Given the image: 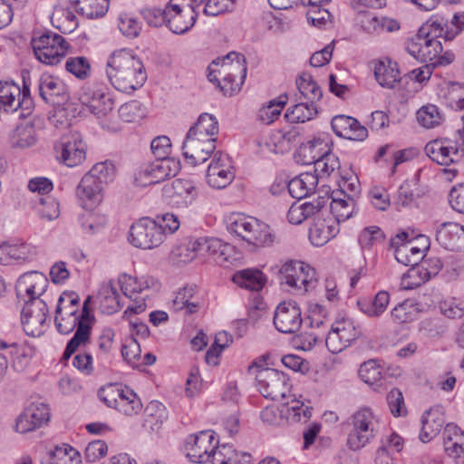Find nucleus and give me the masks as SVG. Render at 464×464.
Listing matches in <instances>:
<instances>
[{
	"label": "nucleus",
	"instance_id": "obj_1",
	"mask_svg": "<svg viewBox=\"0 0 464 464\" xmlns=\"http://www.w3.org/2000/svg\"><path fill=\"white\" fill-rule=\"evenodd\" d=\"M47 285V277L38 271L24 273L16 282V295L24 303L21 322L29 336H40L45 331L49 309L39 297L45 292Z\"/></svg>",
	"mask_w": 464,
	"mask_h": 464
},
{
	"label": "nucleus",
	"instance_id": "obj_2",
	"mask_svg": "<svg viewBox=\"0 0 464 464\" xmlns=\"http://www.w3.org/2000/svg\"><path fill=\"white\" fill-rule=\"evenodd\" d=\"M106 75L110 83L118 91L130 92L143 86L147 72L142 61L132 51L121 49L109 57Z\"/></svg>",
	"mask_w": 464,
	"mask_h": 464
},
{
	"label": "nucleus",
	"instance_id": "obj_3",
	"mask_svg": "<svg viewBox=\"0 0 464 464\" xmlns=\"http://www.w3.org/2000/svg\"><path fill=\"white\" fill-rule=\"evenodd\" d=\"M246 72L245 56L231 52L210 63L208 78L209 82H216L225 95L232 96L241 90Z\"/></svg>",
	"mask_w": 464,
	"mask_h": 464
},
{
	"label": "nucleus",
	"instance_id": "obj_4",
	"mask_svg": "<svg viewBox=\"0 0 464 464\" xmlns=\"http://www.w3.org/2000/svg\"><path fill=\"white\" fill-rule=\"evenodd\" d=\"M442 24L445 25L439 14H433L423 24L418 33L408 40L407 53L421 63H431L442 53V44L439 38L444 39Z\"/></svg>",
	"mask_w": 464,
	"mask_h": 464
},
{
	"label": "nucleus",
	"instance_id": "obj_5",
	"mask_svg": "<svg viewBox=\"0 0 464 464\" xmlns=\"http://www.w3.org/2000/svg\"><path fill=\"white\" fill-rule=\"evenodd\" d=\"M347 446L360 450L368 445L379 432V420L372 410L363 407L356 411L348 420Z\"/></svg>",
	"mask_w": 464,
	"mask_h": 464
},
{
	"label": "nucleus",
	"instance_id": "obj_6",
	"mask_svg": "<svg viewBox=\"0 0 464 464\" xmlns=\"http://www.w3.org/2000/svg\"><path fill=\"white\" fill-rule=\"evenodd\" d=\"M31 44L37 60L47 65L58 64L65 57L69 48L65 39L53 32L33 37Z\"/></svg>",
	"mask_w": 464,
	"mask_h": 464
},
{
	"label": "nucleus",
	"instance_id": "obj_7",
	"mask_svg": "<svg viewBox=\"0 0 464 464\" xmlns=\"http://www.w3.org/2000/svg\"><path fill=\"white\" fill-rule=\"evenodd\" d=\"M0 103L7 112L21 109L22 116L32 111L34 102L31 98L30 86L23 75V89L13 82H0Z\"/></svg>",
	"mask_w": 464,
	"mask_h": 464
},
{
	"label": "nucleus",
	"instance_id": "obj_8",
	"mask_svg": "<svg viewBox=\"0 0 464 464\" xmlns=\"http://www.w3.org/2000/svg\"><path fill=\"white\" fill-rule=\"evenodd\" d=\"M256 385L260 393L271 401L285 399L291 388L286 374L272 368H262L256 372Z\"/></svg>",
	"mask_w": 464,
	"mask_h": 464
},
{
	"label": "nucleus",
	"instance_id": "obj_9",
	"mask_svg": "<svg viewBox=\"0 0 464 464\" xmlns=\"http://www.w3.org/2000/svg\"><path fill=\"white\" fill-rule=\"evenodd\" d=\"M323 142L319 139H314L303 144L298 154L308 158L304 161V164L314 165V175L317 176V181L319 179L327 178L335 170L340 169V161L337 156L331 152L319 153L317 147L322 146Z\"/></svg>",
	"mask_w": 464,
	"mask_h": 464
},
{
	"label": "nucleus",
	"instance_id": "obj_10",
	"mask_svg": "<svg viewBox=\"0 0 464 464\" xmlns=\"http://www.w3.org/2000/svg\"><path fill=\"white\" fill-rule=\"evenodd\" d=\"M188 250L195 253L191 259L198 255L204 256L207 254L220 266H227L237 260L235 247L216 237H200L190 241L188 245Z\"/></svg>",
	"mask_w": 464,
	"mask_h": 464
},
{
	"label": "nucleus",
	"instance_id": "obj_11",
	"mask_svg": "<svg viewBox=\"0 0 464 464\" xmlns=\"http://www.w3.org/2000/svg\"><path fill=\"white\" fill-rule=\"evenodd\" d=\"M314 269L301 261H288L280 268L281 282L301 293L316 286Z\"/></svg>",
	"mask_w": 464,
	"mask_h": 464
},
{
	"label": "nucleus",
	"instance_id": "obj_12",
	"mask_svg": "<svg viewBox=\"0 0 464 464\" xmlns=\"http://www.w3.org/2000/svg\"><path fill=\"white\" fill-rule=\"evenodd\" d=\"M326 321L330 325L325 334V345L332 353H341L360 335V331L352 319L341 318L331 323L326 318Z\"/></svg>",
	"mask_w": 464,
	"mask_h": 464
},
{
	"label": "nucleus",
	"instance_id": "obj_13",
	"mask_svg": "<svg viewBox=\"0 0 464 464\" xmlns=\"http://www.w3.org/2000/svg\"><path fill=\"white\" fill-rule=\"evenodd\" d=\"M180 169L179 162L174 159H156L143 164L135 174V181L140 186L160 183L175 177Z\"/></svg>",
	"mask_w": 464,
	"mask_h": 464
},
{
	"label": "nucleus",
	"instance_id": "obj_14",
	"mask_svg": "<svg viewBox=\"0 0 464 464\" xmlns=\"http://www.w3.org/2000/svg\"><path fill=\"white\" fill-rule=\"evenodd\" d=\"M53 150L56 160L70 168L82 164L86 158V145L78 132L61 137Z\"/></svg>",
	"mask_w": 464,
	"mask_h": 464
},
{
	"label": "nucleus",
	"instance_id": "obj_15",
	"mask_svg": "<svg viewBox=\"0 0 464 464\" xmlns=\"http://www.w3.org/2000/svg\"><path fill=\"white\" fill-rule=\"evenodd\" d=\"M129 241L135 247L151 249L162 244L164 235L160 223L149 218H143L130 227Z\"/></svg>",
	"mask_w": 464,
	"mask_h": 464
},
{
	"label": "nucleus",
	"instance_id": "obj_16",
	"mask_svg": "<svg viewBox=\"0 0 464 464\" xmlns=\"http://www.w3.org/2000/svg\"><path fill=\"white\" fill-rule=\"evenodd\" d=\"M218 444V440L213 430L190 434L185 443L186 455L193 463H206Z\"/></svg>",
	"mask_w": 464,
	"mask_h": 464
},
{
	"label": "nucleus",
	"instance_id": "obj_17",
	"mask_svg": "<svg viewBox=\"0 0 464 464\" xmlns=\"http://www.w3.org/2000/svg\"><path fill=\"white\" fill-rule=\"evenodd\" d=\"M303 319L301 309L295 301L280 303L274 314V324L283 334H293L299 330Z\"/></svg>",
	"mask_w": 464,
	"mask_h": 464
},
{
	"label": "nucleus",
	"instance_id": "obj_18",
	"mask_svg": "<svg viewBox=\"0 0 464 464\" xmlns=\"http://www.w3.org/2000/svg\"><path fill=\"white\" fill-rule=\"evenodd\" d=\"M79 100L82 105L97 117H102L111 112L114 101L109 93L98 89L95 85H85L80 93Z\"/></svg>",
	"mask_w": 464,
	"mask_h": 464
},
{
	"label": "nucleus",
	"instance_id": "obj_19",
	"mask_svg": "<svg viewBox=\"0 0 464 464\" xmlns=\"http://www.w3.org/2000/svg\"><path fill=\"white\" fill-rule=\"evenodd\" d=\"M232 166L227 155L220 151L214 153V157L207 170V181L214 188H224L234 179Z\"/></svg>",
	"mask_w": 464,
	"mask_h": 464
},
{
	"label": "nucleus",
	"instance_id": "obj_20",
	"mask_svg": "<svg viewBox=\"0 0 464 464\" xmlns=\"http://www.w3.org/2000/svg\"><path fill=\"white\" fill-rule=\"evenodd\" d=\"M310 330L301 333L295 337V343L303 351L312 350L316 343L325 342V334L329 327L325 316H321L313 311L309 316Z\"/></svg>",
	"mask_w": 464,
	"mask_h": 464
},
{
	"label": "nucleus",
	"instance_id": "obj_21",
	"mask_svg": "<svg viewBox=\"0 0 464 464\" xmlns=\"http://www.w3.org/2000/svg\"><path fill=\"white\" fill-rule=\"evenodd\" d=\"M50 418L49 408L46 404L32 403L17 419L15 429L17 432L26 433L46 423Z\"/></svg>",
	"mask_w": 464,
	"mask_h": 464
},
{
	"label": "nucleus",
	"instance_id": "obj_22",
	"mask_svg": "<svg viewBox=\"0 0 464 464\" xmlns=\"http://www.w3.org/2000/svg\"><path fill=\"white\" fill-rule=\"evenodd\" d=\"M426 155L434 162L449 166L459 162L462 153L456 145L450 141L435 140L426 144L424 148Z\"/></svg>",
	"mask_w": 464,
	"mask_h": 464
},
{
	"label": "nucleus",
	"instance_id": "obj_23",
	"mask_svg": "<svg viewBox=\"0 0 464 464\" xmlns=\"http://www.w3.org/2000/svg\"><path fill=\"white\" fill-rule=\"evenodd\" d=\"M38 92L40 97L50 104H59L68 97L67 87L59 78L43 73L38 80Z\"/></svg>",
	"mask_w": 464,
	"mask_h": 464
},
{
	"label": "nucleus",
	"instance_id": "obj_24",
	"mask_svg": "<svg viewBox=\"0 0 464 464\" xmlns=\"http://www.w3.org/2000/svg\"><path fill=\"white\" fill-rule=\"evenodd\" d=\"M334 132L342 138L362 141L368 137V130L353 117L336 115L331 121Z\"/></svg>",
	"mask_w": 464,
	"mask_h": 464
},
{
	"label": "nucleus",
	"instance_id": "obj_25",
	"mask_svg": "<svg viewBox=\"0 0 464 464\" xmlns=\"http://www.w3.org/2000/svg\"><path fill=\"white\" fill-rule=\"evenodd\" d=\"M182 150L187 162L196 166L208 160L216 150V144L187 135L183 142Z\"/></svg>",
	"mask_w": 464,
	"mask_h": 464
},
{
	"label": "nucleus",
	"instance_id": "obj_26",
	"mask_svg": "<svg viewBox=\"0 0 464 464\" xmlns=\"http://www.w3.org/2000/svg\"><path fill=\"white\" fill-rule=\"evenodd\" d=\"M38 255L37 248L27 243L0 245V264L10 265L13 261L18 263L31 262Z\"/></svg>",
	"mask_w": 464,
	"mask_h": 464
},
{
	"label": "nucleus",
	"instance_id": "obj_27",
	"mask_svg": "<svg viewBox=\"0 0 464 464\" xmlns=\"http://www.w3.org/2000/svg\"><path fill=\"white\" fill-rule=\"evenodd\" d=\"M443 448L455 464H464V432L454 423H448L445 426Z\"/></svg>",
	"mask_w": 464,
	"mask_h": 464
},
{
	"label": "nucleus",
	"instance_id": "obj_28",
	"mask_svg": "<svg viewBox=\"0 0 464 464\" xmlns=\"http://www.w3.org/2000/svg\"><path fill=\"white\" fill-rule=\"evenodd\" d=\"M436 239L445 249L464 251V227L454 222L444 223L437 229Z\"/></svg>",
	"mask_w": 464,
	"mask_h": 464
},
{
	"label": "nucleus",
	"instance_id": "obj_29",
	"mask_svg": "<svg viewBox=\"0 0 464 464\" xmlns=\"http://www.w3.org/2000/svg\"><path fill=\"white\" fill-rule=\"evenodd\" d=\"M103 185L87 173L82 178L77 187V197L85 209H92L102 200Z\"/></svg>",
	"mask_w": 464,
	"mask_h": 464
},
{
	"label": "nucleus",
	"instance_id": "obj_30",
	"mask_svg": "<svg viewBox=\"0 0 464 464\" xmlns=\"http://www.w3.org/2000/svg\"><path fill=\"white\" fill-rule=\"evenodd\" d=\"M329 198L318 197L304 203L295 202L287 212V220L293 225H299L304 220L317 215L327 204Z\"/></svg>",
	"mask_w": 464,
	"mask_h": 464
},
{
	"label": "nucleus",
	"instance_id": "obj_31",
	"mask_svg": "<svg viewBox=\"0 0 464 464\" xmlns=\"http://www.w3.org/2000/svg\"><path fill=\"white\" fill-rule=\"evenodd\" d=\"M340 232V227L334 218H315L309 229V239L315 246H323Z\"/></svg>",
	"mask_w": 464,
	"mask_h": 464
},
{
	"label": "nucleus",
	"instance_id": "obj_32",
	"mask_svg": "<svg viewBox=\"0 0 464 464\" xmlns=\"http://www.w3.org/2000/svg\"><path fill=\"white\" fill-rule=\"evenodd\" d=\"M168 192L171 203L178 208L188 207L198 196V190L193 182L183 179L173 180Z\"/></svg>",
	"mask_w": 464,
	"mask_h": 464
},
{
	"label": "nucleus",
	"instance_id": "obj_33",
	"mask_svg": "<svg viewBox=\"0 0 464 464\" xmlns=\"http://www.w3.org/2000/svg\"><path fill=\"white\" fill-rule=\"evenodd\" d=\"M445 422L443 409L436 406L426 411L421 418V430L420 440L422 442H429L435 438L441 430Z\"/></svg>",
	"mask_w": 464,
	"mask_h": 464
},
{
	"label": "nucleus",
	"instance_id": "obj_34",
	"mask_svg": "<svg viewBox=\"0 0 464 464\" xmlns=\"http://www.w3.org/2000/svg\"><path fill=\"white\" fill-rule=\"evenodd\" d=\"M218 133V122L216 117L209 113H202L198 121L190 127L187 135L216 144V135Z\"/></svg>",
	"mask_w": 464,
	"mask_h": 464
},
{
	"label": "nucleus",
	"instance_id": "obj_35",
	"mask_svg": "<svg viewBox=\"0 0 464 464\" xmlns=\"http://www.w3.org/2000/svg\"><path fill=\"white\" fill-rule=\"evenodd\" d=\"M208 462L212 464H251V455L237 451L230 444H218Z\"/></svg>",
	"mask_w": 464,
	"mask_h": 464
},
{
	"label": "nucleus",
	"instance_id": "obj_36",
	"mask_svg": "<svg viewBox=\"0 0 464 464\" xmlns=\"http://www.w3.org/2000/svg\"><path fill=\"white\" fill-rule=\"evenodd\" d=\"M169 418L166 406L159 401H150L143 412V427L152 432H158Z\"/></svg>",
	"mask_w": 464,
	"mask_h": 464
},
{
	"label": "nucleus",
	"instance_id": "obj_37",
	"mask_svg": "<svg viewBox=\"0 0 464 464\" xmlns=\"http://www.w3.org/2000/svg\"><path fill=\"white\" fill-rule=\"evenodd\" d=\"M362 29L368 34H380L382 32H393L400 29L397 21L388 17H379L373 13H363L360 16Z\"/></svg>",
	"mask_w": 464,
	"mask_h": 464
},
{
	"label": "nucleus",
	"instance_id": "obj_38",
	"mask_svg": "<svg viewBox=\"0 0 464 464\" xmlns=\"http://www.w3.org/2000/svg\"><path fill=\"white\" fill-rule=\"evenodd\" d=\"M69 5L78 14L88 19L103 17L109 9V0H70Z\"/></svg>",
	"mask_w": 464,
	"mask_h": 464
},
{
	"label": "nucleus",
	"instance_id": "obj_39",
	"mask_svg": "<svg viewBox=\"0 0 464 464\" xmlns=\"http://www.w3.org/2000/svg\"><path fill=\"white\" fill-rule=\"evenodd\" d=\"M374 76L381 86L388 89L394 88L401 80L398 65L391 60L375 62Z\"/></svg>",
	"mask_w": 464,
	"mask_h": 464
},
{
	"label": "nucleus",
	"instance_id": "obj_40",
	"mask_svg": "<svg viewBox=\"0 0 464 464\" xmlns=\"http://www.w3.org/2000/svg\"><path fill=\"white\" fill-rule=\"evenodd\" d=\"M317 184V176L305 172L291 179L287 189L293 198L300 199L314 191Z\"/></svg>",
	"mask_w": 464,
	"mask_h": 464
},
{
	"label": "nucleus",
	"instance_id": "obj_41",
	"mask_svg": "<svg viewBox=\"0 0 464 464\" xmlns=\"http://www.w3.org/2000/svg\"><path fill=\"white\" fill-rule=\"evenodd\" d=\"M232 280L242 288L257 292L265 286L266 277L259 269H244L237 271Z\"/></svg>",
	"mask_w": 464,
	"mask_h": 464
},
{
	"label": "nucleus",
	"instance_id": "obj_42",
	"mask_svg": "<svg viewBox=\"0 0 464 464\" xmlns=\"http://www.w3.org/2000/svg\"><path fill=\"white\" fill-rule=\"evenodd\" d=\"M119 284L124 295L130 299L137 300V295L141 294L144 290L153 284V279L141 276H132L123 274L119 276Z\"/></svg>",
	"mask_w": 464,
	"mask_h": 464
},
{
	"label": "nucleus",
	"instance_id": "obj_43",
	"mask_svg": "<svg viewBox=\"0 0 464 464\" xmlns=\"http://www.w3.org/2000/svg\"><path fill=\"white\" fill-rule=\"evenodd\" d=\"M37 141L34 124L26 122L17 125L10 135V143L13 148L26 149L34 146Z\"/></svg>",
	"mask_w": 464,
	"mask_h": 464
},
{
	"label": "nucleus",
	"instance_id": "obj_44",
	"mask_svg": "<svg viewBox=\"0 0 464 464\" xmlns=\"http://www.w3.org/2000/svg\"><path fill=\"white\" fill-rule=\"evenodd\" d=\"M296 87L301 96L306 102L317 103L323 97V91L310 73L303 72L295 81Z\"/></svg>",
	"mask_w": 464,
	"mask_h": 464
},
{
	"label": "nucleus",
	"instance_id": "obj_45",
	"mask_svg": "<svg viewBox=\"0 0 464 464\" xmlns=\"http://www.w3.org/2000/svg\"><path fill=\"white\" fill-rule=\"evenodd\" d=\"M246 236L244 241L256 246H268L274 241V235L271 232L270 227L257 218L253 223L249 233Z\"/></svg>",
	"mask_w": 464,
	"mask_h": 464
},
{
	"label": "nucleus",
	"instance_id": "obj_46",
	"mask_svg": "<svg viewBox=\"0 0 464 464\" xmlns=\"http://www.w3.org/2000/svg\"><path fill=\"white\" fill-rule=\"evenodd\" d=\"M334 194V192H333ZM355 201L351 196H347L346 198H337L332 195L331 202V214L328 218H334L338 226L340 223L347 220L353 216L354 211Z\"/></svg>",
	"mask_w": 464,
	"mask_h": 464
},
{
	"label": "nucleus",
	"instance_id": "obj_47",
	"mask_svg": "<svg viewBox=\"0 0 464 464\" xmlns=\"http://www.w3.org/2000/svg\"><path fill=\"white\" fill-rule=\"evenodd\" d=\"M390 302V294L387 291H379L373 299L358 301L362 312L371 317H379L387 309Z\"/></svg>",
	"mask_w": 464,
	"mask_h": 464
},
{
	"label": "nucleus",
	"instance_id": "obj_48",
	"mask_svg": "<svg viewBox=\"0 0 464 464\" xmlns=\"http://www.w3.org/2000/svg\"><path fill=\"white\" fill-rule=\"evenodd\" d=\"M318 113L317 105L309 102H301L288 108L285 117L292 123L308 121Z\"/></svg>",
	"mask_w": 464,
	"mask_h": 464
},
{
	"label": "nucleus",
	"instance_id": "obj_49",
	"mask_svg": "<svg viewBox=\"0 0 464 464\" xmlns=\"http://www.w3.org/2000/svg\"><path fill=\"white\" fill-rule=\"evenodd\" d=\"M256 219L242 213H233L227 219V228L231 234L245 240Z\"/></svg>",
	"mask_w": 464,
	"mask_h": 464
},
{
	"label": "nucleus",
	"instance_id": "obj_50",
	"mask_svg": "<svg viewBox=\"0 0 464 464\" xmlns=\"http://www.w3.org/2000/svg\"><path fill=\"white\" fill-rule=\"evenodd\" d=\"M91 330L92 324L82 322V324L76 328L73 336L67 343L65 351L63 354V358L64 360L69 359L80 346H85L90 342Z\"/></svg>",
	"mask_w": 464,
	"mask_h": 464
},
{
	"label": "nucleus",
	"instance_id": "obj_51",
	"mask_svg": "<svg viewBox=\"0 0 464 464\" xmlns=\"http://www.w3.org/2000/svg\"><path fill=\"white\" fill-rule=\"evenodd\" d=\"M71 8L70 5L69 7L55 6L51 15L53 25L63 33L72 32L77 26L76 17Z\"/></svg>",
	"mask_w": 464,
	"mask_h": 464
},
{
	"label": "nucleus",
	"instance_id": "obj_52",
	"mask_svg": "<svg viewBox=\"0 0 464 464\" xmlns=\"http://www.w3.org/2000/svg\"><path fill=\"white\" fill-rule=\"evenodd\" d=\"M141 409L140 399L132 390L126 387L118 400L116 410L127 416H133L138 414Z\"/></svg>",
	"mask_w": 464,
	"mask_h": 464
},
{
	"label": "nucleus",
	"instance_id": "obj_53",
	"mask_svg": "<svg viewBox=\"0 0 464 464\" xmlns=\"http://www.w3.org/2000/svg\"><path fill=\"white\" fill-rule=\"evenodd\" d=\"M10 349L13 369L19 372H24L31 361V349L24 344H17L15 343H11Z\"/></svg>",
	"mask_w": 464,
	"mask_h": 464
},
{
	"label": "nucleus",
	"instance_id": "obj_54",
	"mask_svg": "<svg viewBox=\"0 0 464 464\" xmlns=\"http://www.w3.org/2000/svg\"><path fill=\"white\" fill-rule=\"evenodd\" d=\"M417 314V304L411 299H407L397 304L391 312L392 317L398 324L407 323L414 320Z\"/></svg>",
	"mask_w": 464,
	"mask_h": 464
},
{
	"label": "nucleus",
	"instance_id": "obj_55",
	"mask_svg": "<svg viewBox=\"0 0 464 464\" xmlns=\"http://www.w3.org/2000/svg\"><path fill=\"white\" fill-rule=\"evenodd\" d=\"M395 258L405 266H415L422 258V250L412 242L403 244L395 250Z\"/></svg>",
	"mask_w": 464,
	"mask_h": 464
},
{
	"label": "nucleus",
	"instance_id": "obj_56",
	"mask_svg": "<svg viewBox=\"0 0 464 464\" xmlns=\"http://www.w3.org/2000/svg\"><path fill=\"white\" fill-rule=\"evenodd\" d=\"M439 17L445 24V25H441L445 41L453 40L464 29V12L454 14L450 19L440 14H439Z\"/></svg>",
	"mask_w": 464,
	"mask_h": 464
},
{
	"label": "nucleus",
	"instance_id": "obj_57",
	"mask_svg": "<svg viewBox=\"0 0 464 464\" xmlns=\"http://www.w3.org/2000/svg\"><path fill=\"white\" fill-rule=\"evenodd\" d=\"M82 324L80 314L55 312L54 324L62 334H69Z\"/></svg>",
	"mask_w": 464,
	"mask_h": 464
},
{
	"label": "nucleus",
	"instance_id": "obj_58",
	"mask_svg": "<svg viewBox=\"0 0 464 464\" xmlns=\"http://www.w3.org/2000/svg\"><path fill=\"white\" fill-rule=\"evenodd\" d=\"M80 296L77 293L72 291H64L58 298L55 312L63 314H80Z\"/></svg>",
	"mask_w": 464,
	"mask_h": 464
},
{
	"label": "nucleus",
	"instance_id": "obj_59",
	"mask_svg": "<svg viewBox=\"0 0 464 464\" xmlns=\"http://www.w3.org/2000/svg\"><path fill=\"white\" fill-rule=\"evenodd\" d=\"M115 172L112 162L106 160L96 163L87 174L92 175V178L104 186L114 179Z\"/></svg>",
	"mask_w": 464,
	"mask_h": 464
},
{
	"label": "nucleus",
	"instance_id": "obj_60",
	"mask_svg": "<svg viewBox=\"0 0 464 464\" xmlns=\"http://www.w3.org/2000/svg\"><path fill=\"white\" fill-rule=\"evenodd\" d=\"M102 295L103 298L101 300V306L106 309L108 314H113L121 308L120 295L112 283L110 282L102 287Z\"/></svg>",
	"mask_w": 464,
	"mask_h": 464
},
{
	"label": "nucleus",
	"instance_id": "obj_61",
	"mask_svg": "<svg viewBox=\"0 0 464 464\" xmlns=\"http://www.w3.org/2000/svg\"><path fill=\"white\" fill-rule=\"evenodd\" d=\"M417 120L421 126L430 129L439 125L442 117L437 106L428 104L417 111Z\"/></svg>",
	"mask_w": 464,
	"mask_h": 464
},
{
	"label": "nucleus",
	"instance_id": "obj_62",
	"mask_svg": "<svg viewBox=\"0 0 464 464\" xmlns=\"http://www.w3.org/2000/svg\"><path fill=\"white\" fill-rule=\"evenodd\" d=\"M35 208L38 215L46 220H53L60 215L59 203L51 196L41 197Z\"/></svg>",
	"mask_w": 464,
	"mask_h": 464
},
{
	"label": "nucleus",
	"instance_id": "obj_63",
	"mask_svg": "<svg viewBox=\"0 0 464 464\" xmlns=\"http://www.w3.org/2000/svg\"><path fill=\"white\" fill-rule=\"evenodd\" d=\"M384 234L379 227L372 226L364 228L359 235V244L362 249H371L374 245L384 240Z\"/></svg>",
	"mask_w": 464,
	"mask_h": 464
},
{
	"label": "nucleus",
	"instance_id": "obj_64",
	"mask_svg": "<svg viewBox=\"0 0 464 464\" xmlns=\"http://www.w3.org/2000/svg\"><path fill=\"white\" fill-rule=\"evenodd\" d=\"M66 70L78 79H86L91 72V64L83 56L71 57L66 61Z\"/></svg>",
	"mask_w": 464,
	"mask_h": 464
}]
</instances>
